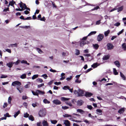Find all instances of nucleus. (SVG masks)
Segmentation results:
<instances>
[{
  "instance_id": "nucleus-43",
  "label": "nucleus",
  "mask_w": 126,
  "mask_h": 126,
  "mask_svg": "<svg viewBox=\"0 0 126 126\" xmlns=\"http://www.w3.org/2000/svg\"><path fill=\"white\" fill-rule=\"evenodd\" d=\"M14 4H16V3L14 1H11L9 2V4L11 6H13Z\"/></svg>"
},
{
  "instance_id": "nucleus-1",
  "label": "nucleus",
  "mask_w": 126,
  "mask_h": 126,
  "mask_svg": "<svg viewBox=\"0 0 126 126\" xmlns=\"http://www.w3.org/2000/svg\"><path fill=\"white\" fill-rule=\"evenodd\" d=\"M74 93L75 95L77 94L78 96H82L84 95V91L80 89H79L77 91L75 90L74 91Z\"/></svg>"
},
{
  "instance_id": "nucleus-19",
  "label": "nucleus",
  "mask_w": 126,
  "mask_h": 126,
  "mask_svg": "<svg viewBox=\"0 0 126 126\" xmlns=\"http://www.w3.org/2000/svg\"><path fill=\"white\" fill-rule=\"evenodd\" d=\"M120 75L123 79L124 80H126V77L121 72H120Z\"/></svg>"
},
{
  "instance_id": "nucleus-5",
  "label": "nucleus",
  "mask_w": 126,
  "mask_h": 126,
  "mask_svg": "<svg viewBox=\"0 0 126 126\" xmlns=\"http://www.w3.org/2000/svg\"><path fill=\"white\" fill-rule=\"evenodd\" d=\"M107 46V48L108 50H111L114 47L113 45L110 43H108Z\"/></svg>"
},
{
  "instance_id": "nucleus-49",
  "label": "nucleus",
  "mask_w": 126,
  "mask_h": 126,
  "mask_svg": "<svg viewBox=\"0 0 126 126\" xmlns=\"http://www.w3.org/2000/svg\"><path fill=\"white\" fill-rule=\"evenodd\" d=\"M36 80L37 81L39 82H42L43 81V80L42 79L40 78H38L37 79H36Z\"/></svg>"
},
{
  "instance_id": "nucleus-39",
  "label": "nucleus",
  "mask_w": 126,
  "mask_h": 126,
  "mask_svg": "<svg viewBox=\"0 0 126 126\" xmlns=\"http://www.w3.org/2000/svg\"><path fill=\"white\" fill-rule=\"evenodd\" d=\"M113 71L114 74L115 75H116L118 74V73L117 71L116 70L115 68L113 69Z\"/></svg>"
},
{
  "instance_id": "nucleus-15",
  "label": "nucleus",
  "mask_w": 126,
  "mask_h": 126,
  "mask_svg": "<svg viewBox=\"0 0 126 126\" xmlns=\"http://www.w3.org/2000/svg\"><path fill=\"white\" fill-rule=\"evenodd\" d=\"M77 111L81 114H83L85 113V111L82 110L80 109H78L77 110Z\"/></svg>"
},
{
  "instance_id": "nucleus-40",
  "label": "nucleus",
  "mask_w": 126,
  "mask_h": 126,
  "mask_svg": "<svg viewBox=\"0 0 126 126\" xmlns=\"http://www.w3.org/2000/svg\"><path fill=\"white\" fill-rule=\"evenodd\" d=\"M20 113V111H18L16 112L14 115V117L15 118H16V117Z\"/></svg>"
},
{
  "instance_id": "nucleus-48",
  "label": "nucleus",
  "mask_w": 126,
  "mask_h": 126,
  "mask_svg": "<svg viewBox=\"0 0 126 126\" xmlns=\"http://www.w3.org/2000/svg\"><path fill=\"white\" fill-rule=\"evenodd\" d=\"M24 117L25 118H27L29 116V114L27 112L24 113Z\"/></svg>"
},
{
  "instance_id": "nucleus-22",
  "label": "nucleus",
  "mask_w": 126,
  "mask_h": 126,
  "mask_svg": "<svg viewBox=\"0 0 126 126\" xmlns=\"http://www.w3.org/2000/svg\"><path fill=\"white\" fill-rule=\"evenodd\" d=\"M65 75V74L63 73H62L61 74V78L60 79L61 80H63L64 79L65 77L64 76Z\"/></svg>"
},
{
  "instance_id": "nucleus-53",
  "label": "nucleus",
  "mask_w": 126,
  "mask_h": 126,
  "mask_svg": "<svg viewBox=\"0 0 126 126\" xmlns=\"http://www.w3.org/2000/svg\"><path fill=\"white\" fill-rule=\"evenodd\" d=\"M100 8L98 6H97L95 7L94 8L92 9V10H96L98 9H99Z\"/></svg>"
},
{
  "instance_id": "nucleus-21",
  "label": "nucleus",
  "mask_w": 126,
  "mask_h": 126,
  "mask_svg": "<svg viewBox=\"0 0 126 126\" xmlns=\"http://www.w3.org/2000/svg\"><path fill=\"white\" fill-rule=\"evenodd\" d=\"M69 119L71 120L72 121H73L75 122H77L80 123L81 122L80 121L78 120H75L73 119V118H69Z\"/></svg>"
},
{
  "instance_id": "nucleus-47",
  "label": "nucleus",
  "mask_w": 126,
  "mask_h": 126,
  "mask_svg": "<svg viewBox=\"0 0 126 126\" xmlns=\"http://www.w3.org/2000/svg\"><path fill=\"white\" fill-rule=\"evenodd\" d=\"M69 87L68 86H64L63 88V90H66L67 89H69Z\"/></svg>"
},
{
  "instance_id": "nucleus-4",
  "label": "nucleus",
  "mask_w": 126,
  "mask_h": 126,
  "mask_svg": "<svg viewBox=\"0 0 126 126\" xmlns=\"http://www.w3.org/2000/svg\"><path fill=\"white\" fill-rule=\"evenodd\" d=\"M89 43V41H83L80 43V46L81 47H83L84 45L86 44H88Z\"/></svg>"
},
{
  "instance_id": "nucleus-27",
  "label": "nucleus",
  "mask_w": 126,
  "mask_h": 126,
  "mask_svg": "<svg viewBox=\"0 0 126 126\" xmlns=\"http://www.w3.org/2000/svg\"><path fill=\"white\" fill-rule=\"evenodd\" d=\"M43 102L45 104H49L50 103V102L46 99H45L43 100Z\"/></svg>"
},
{
  "instance_id": "nucleus-10",
  "label": "nucleus",
  "mask_w": 126,
  "mask_h": 126,
  "mask_svg": "<svg viewBox=\"0 0 126 126\" xmlns=\"http://www.w3.org/2000/svg\"><path fill=\"white\" fill-rule=\"evenodd\" d=\"M53 102L54 104L56 105L60 104L61 103L60 100L57 99L53 100Z\"/></svg>"
},
{
  "instance_id": "nucleus-46",
  "label": "nucleus",
  "mask_w": 126,
  "mask_h": 126,
  "mask_svg": "<svg viewBox=\"0 0 126 126\" xmlns=\"http://www.w3.org/2000/svg\"><path fill=\"white\" fill-rule=\"evenodd\" d=\"M12 100V98L10 97L9 96L8 98V102L9 104H10L11 103V101Z\"/></svg>"
},
{
  "instance_id": "nucleus-24",
  "label": "nucleus",
  "mask_w": 126,
  "mask_h": 126,
  "mask_svg": "<svg viewBox=\"0 0 126 126\" xmlns=\"http://www.w3.org/2000/svg\"><path fill=\"white\" fill-rule=\"evenodd\" d=\"M20 2L21 3H22L24 5V9H26L27 10H28L29 11H30V8L27 7L25 4L23 3V2H22V1H20Z\"/></svg>"
},
{
  "instance_id": "nucleus-56",
  "label": "nucleus",
  "mask_w": 126,
  "mask_h": 126,
  "mask_svg": "<svg viewBox=\"0 0 126 126\" xmlns=\"http://www.w3.org/2000/svg\"><path fill=\"white\" fill-rule=\"evenodd\" d=\"M9 11V7H8L4 9L3 10V12H6L7 11Z\"/></svg>"
},
{
  "instance_id": "nucleus-61",
  "label": "nucleus",
  "mask_w": 126,
  "mask_h": 126,
  "mask_svg": "<svg viewBox=\"0 0 126 126\" xmlns=\"http://www.w3.org/2000/svg\"><path fill=\"white\" fill-rule=\"evenodd\" d=\"M4 116H5L6 118V117H10V116L9 115V114L8 113H6L5 114H4Z\"/></svg>"
},
{
  "instance_id": "nucleus-59",
  "label": "nucleus",
  "mask_w": 126,
  "mask_h": 126,
  "mask_svg": "<svg viewBox=\"0 0 126 126\" xmlns=\"http://www.w3.org/2000/svg\"><path fill=\"white\" fill-rule=\"evenodd\" d=\"M55 85H58L59 84H61V82H55L54 83Z\"/></svg>"
},
{
  "instance_id": "nucleus-37",
  "label": "nucleus",
  "mask_w": 126,
  "mask_h": 126,
  "mask_svg": "<svg viewBox=\"0 0 126 126\" xmlns=\"http://www.w3.org/2000/svg\"><path fill=\"white\" fill-rule=\"evenodd\" d=\"M50 122L52 124H55L57 122V121L55 120H51Z\"/></svg>"
},
{
  "instance_id": "nucleus-55",
  "label": "nucleus",
  "mask_w": 126,
  "mask_h": 126,
  "mask_svg": "<svg viewBox=\"0 0 126 126\" xmlns=\"http://www.w3.org/2000/svg\"><path fill=\"white\" fill-rule=\"evenodd\" d=\"M72 78V76H70L69 77L67 78L66 79L68 81H69L71 80V79Z\"/></svg>"
},
{
  "instance_id": "nucleus-45",
  "label": "nucleus",
  "mask_w": 126,
  "mask_h": 126,
  "mask_svg": "<svg viewBox=\"0 0 126 126\" xmlns=\"http://www.w3.org/2000/svg\"><path fill=\"white\" fill-rule=\"evenodd\" d=\"M65 103L67 105H68L70 106H72V105L70 102L66 101L65 102Z\"/></svg>"
},
{
  "instance_id": "nucleus-52",
  "label": "nucleus",
  "mask_w": 126,
  "mask_h": 126,
  "mask_svg": "<svg viewBox=\"0 0 126 126\" xmlns=\"http://www.w3.org/2000/svg\"><path fill=\"white\" fill-rule=\"evenodd\" d=\"M7 76L6 75H2L0 77V78L1 79H2V78H7Z\"/></svg>"
},
{
  "instance_id": "nucleus-11",
  "label": "nucleus",
  "mask_w": 126,
  "mask_h": 126,
  "mask_svg": "<svg viewBox=\"0 0 126 126\" xmlns=\"http://www.w3.org/2000/svg\"><path fill=\"white\" fill-rule=\"evenodd\" d=\"M14 64V63H13V62H10L6 64V65L9 68H11L13 64Z\"/></svg>"
},
{
  "instance_id": "nucleus-62",
  "label": "nucleus",
  "mask_w": 126,
  "mask_h": 126,
  "mask_svg": "<svg viewBox=\"0 0 126 126\" xmlns=\"http://www.w3.org/2000/svg\"><path fill=\"white\" fill-rule=\"evenodd\" d=\"M120 23L119 22H117L116 23H115L114 24V26H118L120 25Z\"/></svg>"
},
{
  "instance_id": "nucleus-44",
  "label": "nucleus",
  "mask_w": 126,
  "mask_h": 126,
  "mask_svg": "<svg viewBox=\"0 0 126 126\" xmlns=\"http://www.w3.org/2000/svg\"><path fill=\"white\" fill-rule=\"evenodd\" d=\"M17 44L16 43H15L14 44H12L10 45V46L11 47H17Z\"/></svg>"
},
{
  "instance_id": "nucleus-57",
  "label": "nucleus",
  "mask_w": 126,
  "mask_h": 126,
  "mask_svg": "<svg viewBox=\"0 0 126 126\" xmlns=\"http://www.w3.org/2000/svg\"><path fill=\"white\" fill-rule=\"evenodd\" d=\"M5 51H7L8 52L10 53H11V50L10 49H6Z\"/></svg>"
},
{
  "instance_id": "nucleus-34",
  "label": "nucleus",
  "mask_w": 126,
  "mask_h": 126,
  "mask_svg": "<svg viewBox=\"0 0 126 126\" xmlns=\"http://www.w3.org/2000/svg\"><path fill=\"white\" fill-rule=\"evenodd\" d=\"M38 74L34 75L32 77V79H34L38 77Z\"/></svg>"
},
{
  "instance_id": "nucleus-17",
  "label": "nucleus",
  "mask_w": 126,
  "mask_h": 126,
  "mask_svg": "<svg viewBox=\"0 0 126 126\" xmlns=\"http://www.w3.org/2000/svg\"><path fill=\"white\" fill-rule=\"evenodd\" d=\"M125 111V108H122L120 109L118 111V113L121 114L123 113Z\"/></svg>"
},
{
  "instance_id": "nucleus-28",
  "label": "nucleus",
  "mask_w": 126,
  "mask_h": 126,
  "mask_svg": "<svg viewBox=\"0 0 126 126\" xmlns=\"http://www.w3.org/2000/svg\"><path fill=\"white\" fill-rule=\"evenodd\" d=\"M69 99V98H66L64 97H62L61 98V100L63 101H68Z\"/></svg>"
},
{
  "instance_id": "nucleus-9",
  "label": "nucleus",
  "mask_w": 126,
  "mask_h": 126,
  "mask_svg": "<svg viewBox=\"0 0 126 126\" xmlns=\"http://www.w3.org/2000/svg\"><path fill=\"white\" fill-rule=\"evenodd\" d=\"M63 124L66 126H70V123L69 121L67 120H65L63 121Z\"/></svg>"
},
{
  "instance_id": "nucleus-8",
  "label": "nucleus",
  "mask_w": 126,
  "mask_h": 126,
  "mask_svg": "<svg viewBox=\"0 0 126 126\" xmlns=\"http://www.w3.org/2000/svg\"><path fill=\"white\" fill-rule=\"evenodd\" d=\"M84 103L83 101L81 100H78L77 102V105L78 106L82 105Z\"/></svg>"
},
{
  "instance_id": "nucleus-18",
  "label": "nucleus",
  "mask_w": 126,
  "mask_h": 126,
  "mask_svg": "<svg viewBox=\"0 0 126 126\" xmlns=\"http://www.w3.org/2000/svg\"><path fill=\"white\" fill-rule=\"evenodd\" d=\"M114 63L115 64V65L118 67H120V63H119V62L118 61H115L114 62Z\"/></svg>"
},
{
  "instance_id": "nucleus-38",
  "label": "nucleus",
  "mask_w": 126,
  "mask_h": 126,
  "mask_svg": "<svg viewBox=\"0 0 126 126\" xmlns=\"http://www.w3.org/2000/svg\"><path fill=\"white\" fill-rule=\"evenodd\" d=\"M75 52V54L77 55H79L80 53L79 51L77 49H76Z\"/></svg>"
},
{
  "instance_id": "nucleus-63",
  "label": "nucleus",
  "mask_w": 126,
  "mask_h": 126,
  "mask_svg": "<svg viewBox=\"0 0 126 126\" xmlns=\"http://www.w3.org/2000/svg\"><path fill=\"white\" fill-rule=\"evenodd\" d=\"M44 83H42L41 84L39 85H38V88L42 87V86H44Z\"/></svg>"
},
{
  "instance_id": "nucleus-36",
  "label": "nucleus",
  "mask_w": 126,
  "mask_h": 126,
  "mask_svg": "<svg viewBox=\"0 0 126 126\" xmlns=\"http://www.w3.org/2000/svg\"><path fill=\"white\" fill-rule=\"evenodd\" d=\"M122 48L124 50H125L126 49V44L124 43L123 44L122 46Z\"/></svg>"
},
{
  "instance_id": "nucleus-26",
  "label": "nucleus",
  "mask_w": 126,
  "mask_h": 126,
  "mask_svg": "<svg viewBox=\"0 0 126 126\" xmlns=\"http://www.w3.org/2000/svg\"><path fill=\"white\" fill-rule=\"evenodd\" d=\"M36 92L39 93V94H45V92L44 91H41L40 90H36Z\"/></svg>"
},
{
  "instance_id": "nucleus-23",
  "label": "nucleus",
  "mask_w": 126,
  "mask_h": 126,
  "mask_svg": "<svg viewBox=\"0 0 126 126\" xmlns=\"http://www.w3.org/2000/svg\"><path fill=\"white\" fill-rule=\"evenodd\" d=\"M123 6H122L118 8H117V12H118L122 11L123 9Z\"/></svg>"
},
{
  "instance_id": "nucleus-14",
  "label": "nucleus",
  "mask_w": 126,
  "mask_h": 126,
  "mask_svg": "<svg viewBox=\"0 0 126 126\" xmlns=\"http://www.w3.org/2000/svg\"><path fill=\"white\" fill-rule=\"evenodd\" d=\"M100 65V64H98L97 63H94L91 65V67L93 68H95L97 66Z\"/></svg>"
},
{
  "instance_id": "nucleus-60",
  "label": "nucleus",
  "mask_w": 126,
  "mask_h": 126,
  "mask_svg": "<svg viewBox=\"0 0 126 126\" xmlns=\"http://www.w3.org/2000/svg\"><path fill=\"white\" fill-rule=\"evenodd\" d=\"M101 23V20H99L98 21H97L96 22V25H99Z\"/></svg>"
},
{
  "instance_id": "nucleus-30",
  "label": "nucleus",
  "mask_w": 126,
  "mask_h": 126,
  "mask_svg": "<svg viewBox=\"0 0 126 126\" xmlns=\"http://www.w3.org/2000/svg\"><path fill=\"white\" fill-rule=\"evenodd\" d=\"M63 116L64 117H70V118H73L71 115L67 114H65L63 115Z\"/></svg>"
},
{
  "instance_id": "nucleus-12",
  "label": "nucleus",
  "mask_w": 126,
  "mask_h": 126,
  "mask_svg": "<svg viewBox=\"0 0 126 126\" xmlns=\"http://www.w3.org/2000/svg\"><path fill=\"white\" fill-rule=\"evenodd\" d=\"M42 124L43 125V126H49L47 121L45 120H44L43 121Z\"/></svg>"
},
{
  "instance_id": "nucleus-7",
  "label": "nucleus",
  "mask_w": 126,
  "mask_h": 126,
  "mask_svg": "<svg viewBox=\"0 0 126 126\" xmlns=\"http://www.w3.org/2000/svg\"><path fill=\"white\" fill-rule=\"evenodd\" d=\"M21 85V83L20 82L18 81H16L13 82L12 83V85L15 86V85L20 86Z\"/></svg>"
},
{
  "instance_id": "nucleus-50",
  "label": "nucleus",
  "mask_w": 126,
  "mask_h": 126,
  "mask_svg": "<svg viewBox=\"0 0 126 126\" xmlns=\"http://www.w3.org/2000/svg\"><path fill=\"white\" fill-rule=\"evenodd\" d=\"M68 108H69L68 107L66 106L62 107V108L64 110L67 109H68Z\"/></svg>"
},
{
  "instance_id": "nucleus-33",
  "label": "nucleus",
  "mask_w": 126,
  "mask_h": 126,
  "mask_svg": "<svg viewBox=\"0 0 126 126\" xmlns=\"http://www.w3.org/2000/svg\"><path fill=\"white\" fill-rule=\"evenodd\" d=\"M96 111L99 113L98 114L99 115H101L102 114V110L99 109H97L96 110Z\"/></svg>"
},
{
  "instance_id": "nucleus-42",
  "label": "nucleus",
  "mask_w": 126,
  "mask_h": 126,
  "mask_svg": "<svg viewBox=\"0 0 126 126\" xmlns=\"http://www.w3.org/2000/svg\"><path fill=\"white\" fill-rule=\"evenodd\" d=\"M20 62V60H17L16 62H13L14 63V64H15V65H17Z\"/></svg>"
},
{
  "instance_id": "nucleus-32",
  "label": "nucleus",
  "mask_w": 126,
  "mask_h": 126,
  "mask_svg": "<svg viewBox=\"0 0 126 126\" xmlns=\"http://www.w3.org/2000/svg\"><path fill=\"white\" fill-rule=\"evenodd\" d=\"M26 74H22L20 76V78L22 79H24L26 78Z\"/></svg>"
},
{
  "instance_id": "nucleus-51",
  "label": "nucleus",
  "mask_w": 126,
  "mask_h": 126,
  "mask_svg": "<svg viewBox=\"0 0 126 126\" xmlns=\"http://www.w3.org/2000/svg\"><path fill=\"white\" fill-rule=\"evenodd\" d=\"M41 76L43 77L45 79H46L48 77L47 75L45 74L42 75Z\"/></svg>"
},
{
  "instance_id": "nucleus-13",
  "label": "nucleus",
  "mask_w": 126,
  "mask_h": 126,
  "mask_svg": "<svg viewBox=\"0 0 126 126\" xmlns=\"http://www.w3.org/2000/svg\"><path fill=\"white\" fill-rule=\"evenodd\" d=\"M93 94L91 93L86 92L85 96L86 97H90L92 96Z\"/></svg>"
},
{
  "instance_id": "nucleus-6",
  "label": "nucleus",
  "mask_w": 126,
  "mask_h": 126,
  "mask_svg": "<svg viewBox=\"0 0 126 126\" xmlns=\"http://www.w3.org/2000/svg\"><path fill=\"white\" fill-rule=\"evenodd\" d=\"M103 37L104 35L100 34H99L97 36V40L98 41H101L103 39Z\"/></svg>"
},
{
  "instance_id": "nucleus-41",
  "label": "nucleus",
  "mask_w": 126,
  "mask_h": 126,
  "mask_svg": "<svg viewBox=\"0 0 126 126\" xmlns=\"http://www.w3.org/2000/svg\"><path fill=\"white\" fill-rule=\"evenodd\" d=\"M32 93L34 95H37L38 96V94L37 93V92H36H36H35L32 91Z\"/></svg>"
},
{
  "instance_id": "nucleus-29",
  "label": "nucleus",
  "mask_w": 126,
  "mask_h": 126,
  "mask_svg": "<svg viewBox=\"0 0 126 126\" xmlns=\"http://www.w3.org/2000/svg\"><path fill=\"white\" fill-rule=\"evenodd\" d=\"M29 120L33 121L34 120V117L32 115H30L29 117Z\"/></svg>"
},
{
  "instance_id": "nucleus-58",
  "label": "nucleus",
  "mask_w": 126,
  "mask_h": 126,
  "mask_svg": "<svg viewBox=\"0 0 126 126\" xmlns=\"http://www.w3.org/2000/svg\"><path fill=\"white\" fill-rule=\"evenodd\" d=\"M28 97L26 96L23 95L22 96V99L23 100H25L27 99Z\"/></svg>"
},
{
  "instance_id": "nucleus-54",
  "label": "nucleus",
  "mask_w": 126,
  "mask_h": 126,
  "mask_svg": "<svg viewBox=\"0 0 126 126\" xmlns=\"http://www.w3.org/2000/svg\"><path fill=\"white\" fill-rule=\"evenodd\" d=\"M41 21H45L46 20V19H45V17L44 16H43L42 18H41L40 19Z\"/></svg>"
},
{
  "instance_id": "nucleus-35",
  "label": "nucleus",
  "mask_w": 126,
  "mask_h": 126,
  "mask_svg": "<svg viewBox=\"0 0 126 126\" xmlns=\"http://www.w3.org/2000/svg\"><path fill=\"white\" fill-rule=\"evenodd\" d=\"M19 5L20 7L21 8V9H22V10H24V9H23L24 7V5H23L22 4H23L22 3L20 2L19 3Z\"/></svg>"
},
{
  "instance_id": "nucleus-31",
  "label": "nucleus",
  "mask_w": 126,
  "mask_h": 126,
  "mask_svg": "<svg viewBox=\"0 0 126 126\" xmlns=\"http://www.w3.org/2000/svg\"><path fill=\"white\" fill-rule=\"evenodd\" d=\"M36 49L37 51L40 54H41L43 53V52L42 50L40 49L36 48Z\"/></svg>"
},
{
  "instance_id": "nucleus-3",
  "label": "nucleus",
  "mask_w": 126,
  "mask_h": 126,
  "mask_svg": "<svg viewBox=\"0 0 126 126\" xmlns=\"http://www.w3.org/2000/svg\"><path fill=\"white\" fill-rule=\"evenodd\" d=\"M96 32H91L90 33H89L87 36L83 37L82 39V40L83 41H85L87 38L88 36H91L93 34H94L96 33Z\"/></svg>"
},
{
  "instance_id": "nucleus-20",
  "label": "nucleus",
  "mask_w": 126,
  "mask_h": 126,
  "mask_svg": "<svg viewBox=\"0 0 126 126\" xmlns=\"http://www.w3.org/2000/svg\"><path fill=\"white\" fill-rule=\"evenodd\" d=\"M94 48L95 49H97L99 47V46L97 44H93Z\"/></svg>"
},
{
  "instance_id": "nucleus-16",
  "label": "nucleus",
  "mask_w": 126,
  "mask_h": 126,
  "mask_svg": "<svg viewBox=\"0 0 126 126\" xmlns=\"http://www.w3.org/2000/svg\"><path fill=\"white\" fill-rule=\"evenodd\" d=\"M16 89L20 93L22 92L23 91V88L22 87L21 88L20 87L19 88L18 87H17Z\"/></svg>"
},
{
  "instance_id": "nucleus-25",
  "label": "nucleus",
  "mask_w": 126,
  "mask_h": 126,
  "mask_svg": "<svg viewBox=\"0 0 126 126\" xmlns=\"http://www.w3.org/2000/svg\"><path fill=\"white\" fill-rule=\"evenodd\" d=\"M109 58V56L108 55L104 56L103 58V60H106L108 59Z\"/></svg>"
},
{
  "instance_id": "nucleus-2",
  "label": "nucleus",
  "mask_w": 126,
  "mask_h": 126,
  "mask_svg": "<svg viewBox=\"0 0 126 126\" xmlns=\"http://www.w3.org/2000/svg\"><path fill=\"white\" fill-rule=\"evenodd\" d=\"M46 110L45 108L41 109L38 112L39 115L40 117L45 116L46 115Z\"/></svg>"
},
{
  "instance_id": "nucleus-64",
  "label": "nucleus",
  "mask_w": 126,
  "mask_h": 126,
  "mask_svg": "<svg viewBox=\"0 0 126 126\" xmlns=\"http://www.w3.org/2000/svg\"><path fill=\"white\" fill-rule=\"evenodd\" d=\"M21 62L22 63H27V61H26L23 60Z\"/></svg>"
}]
</instances>
